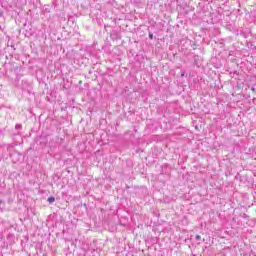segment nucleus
<instances>
[{"mask_svg": "<svg viewBox=\"0 0 256 256\" xmlns=\"http://www.w3.org/2000/svg\"><path fill=\"white\" fill-rule=\"evenodd\" d=\"M47 201H48V203H55V197H53V196H50V197H48V199H47Z\"/></svg>", "mask_w": 256, "mask_h": 256, "instance_id": "nucleus-5", "label": "nucleus"}, {"mask_svg": "<svg viewBox=\"0 0 256 256\" xmlns=\"http://www.w3.org/2000/svg\"><path fill=\"white\" fill-rule=\"evenodd\" d=\"M241 217H243V219H249V215H247L246 213H243Z\"/></svg>", "mask_w": 256, "mask_h": 256, "instance_id": "nucleus-7", "label": "nucleus"}, {"mask_svg": "<svg viewBox=\"0 0 256 256\" xmlns=\"http://www.w3.org/2000/svg\"><path fill=\"white\" fill-rule=\"evenodd\" d=\"M0 210L3 211V208L0 207Z\"/></svg>", "mask_w": 256, "mask_h": 256, "instance_id": "nucleus-17", "label": "nucleus"}, {"mask_svg": "<svg viewBox=\"0 0 256 256\" xmlns=\"http://www.w3.org/2000/svg\"><path fill=\"white\" fill-rule=\"evenodd\" d=\"M110 39H112V41H119V39H121V33H119L116 30H113L110 33Z\"/></svg>", "mask_w": 256, "mask_h": 256, "instance_id": "nucleus-2", "label": "nucleus"}, {"mask_svg": "<svg viewBox=\"0 0 256 256\" xmlns=\"http://www.w3.org/2000/svg\"><path fill=\"white\" fill-rule=\"evenodd\" d=\"M195 239H196V241H201V236L200 235H196Z\"/></svg>", "mask_w": 256, "mask_h": 256, "instance_id": "nucleus-10", "label": "nucleus"}, {"mask_svg": "<svg viewBox=\"0 0 256 256\" xmlns=\"http://www.w3.org/2000/svg\"><path fill=\"white\" fill-rule=\"evenodd\" d=\"M3 203V200H0V204Z\"/></svg>", "mask_w": 256, "mask_h": 256, "instance_id": "nucleus-16", "label": "nucleus"}, {"mask_svg": "<svg viewBox=\"0 0 256 256\" xmlns=\"http://www.w3.org/2000/svg\"><path fill=\"white\" fill-rule=\"evenodd\" d=\"M236 13H237V15H243V12H241V10H239V9L236 10Z\"/></svg>", "mask_w": 256, "mask_h": 256, "instance_id": "nucleus-9", "label": "nucleus"}, {"mask_svg": "<svg viewBox=\"0 0 256 256\" xmlns=\"http://www.w3.org/2000/svg\"><path fill=\"white\" fill-rule=\"evenodd\" d=\"M21 77H23V75L19 74V73H16L15 74V81H20L21 80Z\"/></svg>", "mask_w": 256, "mask_h": 256, "instance_id": "nucleus-4", "label": "nucleus"}, {"mask_svg": "<svg viewBox=\"0 0 256 256\" xmlns=\"http://www.w3.org/2000/svg\"><path fill=\"white\" fill-rule=\"evenodd\" d=\"M14 71V74H17L21 71V67L20 66H13V70Z\"/></svg>", "mask_w": 256, "mask_h": 256, "instance_id": "nucleus-3", "label": "nucleus"}, {"mask_svg": "<svg viewBox=\"0 0 256 256\" xmlns=\"http://www.w3.org/2000/svg\"><path fill=\"white\" fill-rule=\"evenodd\" d=\"M22 89L31 95L33 93V83L27 80H22Z\"/></svg>", "mask_w": 256, "mask_h": 256, "instance_id": "nucleus-1", "label": "nucleus"}, {"mask_svg": "<svg viewBox=\"0 0 256 256\" xmlns=\"http://www.w3.org/2000/svg\"><path fill=\"white\" fill-rule=\"evenodd\" d=\"M252 103H253L254 105H256V98H253V99H252Z\"/></svg>", "mask_w": 256, "mask_h": 256, "instance_id": "nucleus-13", "label": "nucleus"}, {"mask_svg": "<svg viewBox=\"0 0 256 256\" xmlns=\"http://www.w3.org/2000/svg\"><path fill=\"white\" fill-rule=\"evenodd\" d=\"M239 7H241V2H238Z\"/></svg>", "mask_w": 256, "mask_h": 256, "instance_id": "nucleus-14", "label": "nucleus"}, {"mask_svg": "<svg viewBox=\"0 0 256 256\" xmlns=\"http://www.w3.org/2000/svg\"><path fill=\"white\" fill-rule=\"evenodd\" d=\"M148 37H149V39L153 40V32L152 31H149Z\"/></svg>", "mask_w": 256, "mask_h": 256, "instance_id": "nucleus-6", "label": "nucleus"}, {"mask_svg": "<svg viewBox=\"0 0 256 256\" xmlns=\"http://www.w3.org/2000/svg\"><path fill=\"white\" fill-rule=\"evenodd\" d=\"M234 74H236V75H237V71H234Z\"/></svg>", "mask_w": 256, "mask_h": 256, "instance_id": "nucleus-15", "label": "nucleus"}, {"mask_svg": "<svg viewBox=\"0 0 256 256\" xmlns=\"http://www.w3.org/2000/svg\"><path fill=\"white\" fill-rule=\"evenodd\" d=\"M180 75H181V77H183L185 75V72L183 70H181Z\"/></svg>", "mask_w": 256, "mask_h": 256, "instance_id": "nucleus-11", "label": "nucleus"}, {"mask_svg": "<svg viewBox=\"0 0 256 256\" xmlns=\"http://www.w3.org/2000/svg\"><path fill=\"white\" fill-rule=\"evenodd\" d=\"M21 128H22L21 124H16V126H15V129H16V130L19 131V129H21Z\"/></svg>", "mask_w": 256, "mask_h": 256, "instance_id": "nucleus-8", "label": "nucleus"}, {"mask_svg": "<svg viewBox=\"0 0 256 256\" xmlns=\"http://www.w3.org/2000/svg\"><path fill=\"white\" fill-rule=\"evenodd\" d=\"M250 89H251V91H253L254 93H256V89H255L254 86H252Z\"/></svg>", "mask_w": 256, "mask_h": 256, "instance_id": "nucleus-12", "label": "nucleus"}]
</instances>
